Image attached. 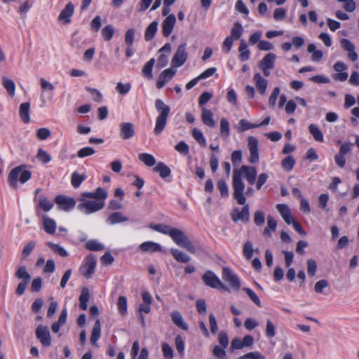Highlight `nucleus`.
Returning <instances> with one entry per match:
<instances>
[{
  "label": "nucleus",
  "mask_w": 359,
  "mask_h": 359,
  "mask_svg": "<svg viewBox=\"0 0 359 359\" xmlns=\"http://www.w3.org/2000/svg\"><path fill=\"white\" fill-rule=\"evenodd\" d=\"M242 175L251 185L255 183L257 177V170L255 167L242 165L241 168H235L233 171V198L239 205H244L246 203V198L244 196L245 184L242 181Z\"/></svg>",
  "instance_id": "nucleus-1"
},
{
  "label": "nucleus",
  "mask_w": 359,
  "mask_h": 359,
  "mask_svg": "<svg viewBox=\"0 0 359 359\" xmlns=\"http://www.w3.org/2000/svg\"><path fill=\"white\" fill-rule=\"evenodd\" d=\"M155 107L158 112V116L156 118L155 127L154 128V133L158 136L163 131L166 124L168 118L170 111V108L168 105L165 104L161 100L157 99L155 101Z\"/></svg>",
  "instance_id": "nucleus-2"
},
{
  "label": "nucleus",
  "mask_w": 359,
  "mask_h": 359,
  "mask_svg": "<svg viewBox=\"0 0 359 359\" xmlns=\"http://www.w3.org/2000/svg\"><path fill=\"white\" fill-rule=\"evenodd\" d=\"M25 165H21L15 167L10 172L8 182L11 187H17L18 179L20 183L24 184L31 178L32 172L29 170H25Z\"/></svg>",
  "instance_id": "nucleus-3"
},
{
  "label": "nucleus",
  "mask_w": 359,
  "mask_h": 359,
  "mask_svg": "<svg viewBox=\"0 0 359 359\" xmlns=\"http://www.w3.org/2000/svg\"><path fill=\"white\" fill-rule=\"evenodd\" d=\"M170 236L177 245L186 249L191 253H196L195 247L182 230L172 228Z\"/></svg>",
  "instance_id": "nucleus-4"
},
{
  "label": "nucleus",
  "mask_w": 359,
  "mask_h": 359,
  "mask_svg": "<svg viewBox=\"0 0 359 359\" xmlns=\"http://www.w3.org/2000/svg\"><path fill=\"white\" fill-rule=\"evenodd\" d=\"M81 203L77 208L85 214L89 215L102 210L104 206V201H88L85 198H79Z\"/></svg>",
  "instance_id": "nucleus-5"
},
{
  "label": "nucleus",
  "mask_w": 359,
  "mask_h": 359,
  "mask_svg": "<svg viewBox=\"0 0 359 359\" xmlns=\"http://www.w3.org/2000/svg\"><path fill=\"white\" fill-rule=\"evenodd\" d=\"M96 264L97 261L95 257L92 254L88 255L83 264L80 267L79 270L81 273L85 278L88 279L90 278L95 272Z\"/></svg>",
  "instance_id": "nucleus-6"
},
{
  "label": "nucleus",
  "mask_w": 359,
  "mask_h": 359,
  "mask_svg": "<svg viewBox=\"0 0 359 359\" xmlns=\"http://www.w3.org/2000/svg\"><path fill=\"white\" fill-rule=\"evenodd\" d=\"M202 280L205 285L211 288H218L219 287H221L224 289L226 288L219 278L212 271H205V273L202 276Z\"/></svg>",
  "instance_id": "nucleus-7"
},
{
  "label": "nucleus",
  "mask_w": 359,
  "mask_h": 359,
  "mask_svg": "<svg viewBox=\"0 0 359 359\" xmlns=\"http://www.w3.org/2000/svg\"><path fill=\"white\" fill-rule=\"evenodd\" d=\"M258 140L253 136L248 137V148L250 151L249 161L251 163H256L259 160L258 151Z\"/></svg>",
  "instance_id": "nucleus-8"
},
{
  "label": "nucleus",
  "mask_w": 359,
  "mask_h": 359,
  "mask_svg": "<svg viewBox=\"0 0 359 359\" xmlns=\"http://www.w3.org/2000/svg\"><path fill=\"white\" fill-rule=\"evenodd\" d=\"M188 53L186 50V43L181 44L174 55L171 63L173 67H179L183 65L187 61Z\"/></svg>",
  "instance_id": "nucleus-9"
},
{
  "label": "nucleus",
  "mask_w": 359,
  "mask_h": 359,
  "mask_svg": "<svg viewBox=\"0 0 359 359\" xmlns=\"http://www.w3.org/2000/svg\"><path fill=\"white\" fill-rule=\"evenodd\" d=\"M241 210H239L238 208H235L232 210L231 212V219L234 222H237L238 221H241L243 223H247L250 220V208L248 204L245 203L243 205Z\"/></svg>",
  "instance_id": "nucleus-10"
},
{
  "label": "nucleus",
  "mask_w": 359,
  "mask_h": 359,
  "mask_svg": "<svg viewBox=\"0 0 359 359\" xmlns=\"http://www.w3.org/2000/svg\"><path fill=\"white\" fill-rule=\"evenodd\" d=\"M55 202L58 208L65 212L70 211L76 205V200L74 198L67 197L63 195H58L55 197Z\"/></svg>",
  "instance_id": "nucleus-11"
},
{
  "label": "nucleus",
  "mask_w": 359,
  "mask_h": 359,
  "mask_svg": "<svg viewBox=\"0 0 359 359\" xmlns=\"http://www.w3.org/2000/svg\"><path fill=\"white\" fill-rule=\"evenodd\" d=\"M222 278L233 289L238 290L241 287L238 277L229 267L222 269Z\"/></svg>",
  "instance_id": "nucleus-12"
},
{
  "label": "nucleus",
  "mask_w": 359,
  "mask_h": 359,
  "mask_svg": "<svg viewBox=\"0 0 359 359\" xmlns=\"http://www.w3.org/2000/svg\"><path fill=\"white\" fill-rule=\"evenodd\" d=\"M36 337L43 346L51 345V337L48 327L39 325L36 329Z\"/></svg>",
  "instance_id": "nucleus-13"
},
{
  "label": "nucleus",
  "mask_w": 359,
  "mask_h": 359,
  "mask_svg": "<svg viewBox=\"0 0 359 359\" xmlns=\"http://www.w3.org/2000/svg\"><path fill=\"white\" fill-rule=\"evenodd\" d=\"M74 12V6L72 2H69L65 7L61 11L58 20L65 25H67L71 22V18Z\"/></svg>",
  "instance_id": "nucleus-14"
},
{
  "label": "nucleus",
  "mask_w": 359,
  "mask_h": 359,
  "mask_svg": "<svg viewBox=\"0 0 359 359\" xmlns=\"http://www.w3.org/2000/svg\"><path fill=\"white\" fill-rule=\"evenodd\" d=\"M119 127L120 137L123 140H128L135 136V130L132 123L123 122L120 123Z\"/></svg>",
  "instance_id": "nucleus-15"
},
{
  "label": "nucleus",
  "mask_w": 359,
  "mask_h": 359,
  "mask_svg": "<svg viewBox=\"0 0 359 359\" xmlns=\"http://www.w3.org/2000/svg\"><path fill=\"white\" fill-rule=\"evenodd\" d=\"M340 44L342 48L348 53V57L352 62H355L358 60V56L355 52V47L353 43L347 39H341L340 40Z\"/></svg>",
  "instance_id": "nucleus-16"
},
{
  "label": "nucleus",
  "mask_w": 359,
  "mask_h": 359,
  "mask_svg": "<svg viewBox=\"0 0 359 359\" xmlns=\"http://www.w3.org/2000/svg\"><path fill=\"white\" fill-rule=\"evenodd\" d=\"M176 23V18L174 14L168 15L162 22V34L168 37L172 33Z\"/></svg>",
  "instance_id": "nucleus-17"
},
{
  "label": "nucleus",
  "mask_w": 359,
  "mask_h": 359,
  "mask_svg": "<svg viewBox=\"0 0 359 359\" xmlns=\"http://www.w3.org/2000/svg\"><path fill=\"white\" fill-rule=\"evenodd\" d=\"M176 70L172 68H168L163 70L159 75L156 81V87L158 89L162 88L166 82L170 80L175 74Z\"/></svg>",
  "instance_id": "nucleus-18"
},
{
  "label": "nucleus",
  "mask_w": 359,
  "mask_h": 359,
  "mask_svg": "<svg viewBox=\"0 0 359 359\" xmlns=\"http://www.w3.org/2000/svg\"><path fill=\"white\" fill-rule=\"evenodd\" d=\"M276 208L280 214L282 218L287 224H291L293 222V217L291 215L289 207L285 204H278Z\"/></svg>",
  "instance_id": "nucleus-19"
},
{
  "label": "nucleus",
  "mask_w": 359,
  "mask_h": 359,
  "mask_svg": "<svg viewBox=\"0 0 359 359\" xmlns=\"http://www.w3.org/2000/svg\"><path fill=\"white\" fill-rule=\"evenodd\" d=\"M253 81L255 83V86L259 93L261 95H264L268 85L267 80L264 79L259 73H256L254 75Z\"/></svg>",
  "instance_id": "nucleus-20"
},
{
  "label": "nucleus",
  "mask_w": 359,
  "mask_h": 359,
  "mask_svg": "<svg viewBox=\"0 0 359 359\" xmlns=\"http://www.w3.org/2000/svg\"><path fill=\"white\" fill-rule=\"evenodd\" d=\"M42 218L44 231L48 234H53L56 229L55 222L47 215H43Z\"/></svg>",
  "instance_id": "nucleus-21"
},
{
  "label": "nucleus",
  "mask_w": 359,
  "mask_h": 359,
  "mask_svg": "<svg viewBox=\"0 0 359 359\" xmlns=\"http://www.w3.org/2000/svg\"><path fill=\"white\" fill-rule=\"evenodd\" d=\"M173 323L183 330H188V325L184 321L182 316L179 311H175L170 313Z\"/></svg>",
  "instance_id": "nucleus-22"
},
{
  "label": "nucleus",
  "mask_w": 359,
  "mask_h": 359,
  "mask_svg": "<svg viewBox=\"0 0 359 359\" xmlns=\"http://www.w3.org/2000/svg\"><path fill=\"white\" fill-rule=\"evenodd\" d=\"M276 55L274 53H267L260 61L259 67L273 69Z\"/></svg>",
  "instance_id": "nucleus-23"
},
{
  "label": "nucleus",
  "mask_w": 359,
  "mask_h": 359,
  "mask_svg": "<svg viewBox=\"0 0 359 359\" xmlns=\"http://www.w3.org/2000/svg\"><path fill=\"white\" fill-rule=\"evenodd\" d=\"M201 118L205 125L214 128L215 126V121L213 118V114L212 111L206 108L202 109Z\"/></svg>",
  "instance_id": "nucleus-24"
},
{
  "label": "nucleus",
  "mask_w": 359,
  "mask_h": 359,
  "mask_svg": "<svg viewBox=\"0 0 359 359\" xmlns=\"http://www.w3.org/2000/svg\"><path fill=\"white\" fill-rule=\"evenodd\" d=\"M170 253L175 259L180 263H188L191 260V257L187 255L186 253L175 249L172 248L170 250Z\"/></svg>",
  "instance_id": "nucleus-25"
},
{
  "label": "nucleus",
  "mask_w": 359,
  "mask_h": 359,
  "mask_svg": "<svg viewBox=\"0 0 359 359\" xmlns=\"http://www.w3.org/2000/svg\"><path fill=\"white\" fill-rule=\"evenodd\" d=\"M29 108L30 104L29 102H23L20 106L19 114L22 121L27 123L30 121L29 116Z\"/></svg>",
  "instance_id": "nucleus-26"
},
{
  "label": "nucleus",
  "mask_w": 359,
  "mask_h": 359,
  "mask_svg": "<svg viewBox=\"0 0 359 359\" xmlns=\"http://www.w3.org/2000/svg\"><path fill=\"white\" fill-rule=\"evenodd\" d=\"M154 170L158 172L160 177L163 179L168 177L171 173L170 168L163 162H158L154 168Z\"/></svg>",
  "instance_id": "nucleus-27"
},
{
  "label": "nucleus",
  "mask_w": 359,
  "mask_h": 359,
  "mask_svg": "<svg viewBox=\"0 0 359 359\" xmlns=\"http://www.w3.org/2000/svg\"><path fill=\"white\" fill-rule=\"evenodd\" d=\"M90 299V292L87 287H83L79 297V306L82 310L88 308V302Z\"/></svg>",
  "instance_id": "nucleus-28"
},
{
  "label": "nucleus",
  "mask_w": 359,
  "mask_h": 359,
  "mask_svg": "<svg viewBox=\"0 0 359 359\" xmlns=\"http://www.w3.org/2000/svg\"><path fill=\"white\" fill-rule=\"evenodd\" d=\"M101 334V324L99 319H97L95 323L93 326L91 336H90V342L92 344H95L97 341L100 337Z\"/></svg>",
  "instance_id": "nucleus-29"
},
{
  "label": "nucleus",
  "mask_w": 359,
  "mask_h": 359,
  "mask_svg": "<svg viewBox=\"0 0 359 359\" xmlns=\"http://www.w3.org/2000/svg\"><path fill=\"white\" fill-rule=\"evenodd\" d=\"M238 51L240 52L239 57L242 62L246 61L249 59L250 52L248 48L245 41L243 39L241 41Z\"/></svg>",
  "instance_id": "nucleus-30"
},
{
  "label": "nucleus",
  "mask_w": 359,
  "mask_h": 359,
  "mask_svg": "<svg viewBox=\"0 0 359 359\" xmlns=\"http://www.w3.org/2000/svg\"><path fill=\"white\" fill-rule=\"evenodd\" d=\"M138 159L142 161L144 165L149 167L154 166L156 161L154 156L147 153H141L138 155Z\"/></svg>",
  "instance_id": "nucleus-31"
},
{
  "label": "nucleus",
  "mask_w": 359,
  "mask_h": 359,
  "mask_svg": "<svg viewBox=\"0 0 359 359\" xmlns=\"http://www.w3.org/2000/svg\"><path fill=\"white\" fill-rule=\"evenodd\" d=\"M309 130L311 135L313 136L314 140L319 142H323L324 140L323 133L315 124H310L309 126Z\"/></svg>",
  "instance_id": "nucleus-32"
},
{
  "label": "nucleus",
  "mask_w": 359,
  "mask_h": 359,
  "mask_svg": "<svg viewBox=\"0 0 359 359\" xmlns=\"http://www.w3.org/2000/svg\"><path fill=\"white\" fill-rule=\"evenodd\" d=\"M140 248L144 252H158L161 250V246L159 244L151 241L142 243Z\"/></svg>",
  "instance_id": "nucleus-33"
},
{
  "label": "nucleus",
  "mask_w": 359,
  "mask_h": 359,
  "mask_svg": "<svg viewBox=\"0 0 359 359\" xmlns=\"http://www.w3.org/2000/svg\"><path fill=\"white\" fill-rule=\"evenodd\" d=\"M15 277L18 279L22 280V281L29 282L31 280V276L27 272L25 266H20L15 273Z\"/></svg>",
  "instance_id": "nucleus-34"
},
{
  "label": "nucleus",
  "mask_w": 359,
  "mask_h": 359,
  "mask_svg": "<svg viewBox=\"0 0 359 359\" xmlns=\"http://www.w3.org/2000/svg\"><path fill=\"white\" fill-rule=\"evenodd\" d=\"M158 27V22L156 21H153L146 29L145 33H144V39L146 41H149L151 40L156 31Z\"/></svg>",
  "instance_id": "nucleus-35"
},
{
  "label": "nucleus",
  "mask_w": 359,
  "mask_h": 359,
  "mask_svg": "<svg viewBox=\"0 0 359 359\" xmlns=\"http://www.w3.org/2000/svg\"><path fill=\"white\" fill-rule=\"evenodd\" d=\"M277 223L275 219L271 216H267V226L264 230V234L266 236L270 237L271 236V231H274L276 229Z\"/></svg>",
  "instance_id": "nucleus-36"
},
{
  "label": "nucleus",
  "mask_w": 359,
  "mask_h": 359,
  "mask_svg": "<svg viewBox=\"0 0 359 359\" xmlns=\"http://www.w3.org/2000/svg\"><path fill=\"white\" fill-rule=\"evenodd\" d=\"M155 64V59L151 58L144 66L142 69V74L148 79H153L152 69Z\"/></svg>",
  "instance_id": "nucleus-37"
},
{
  "label": "nucleus",
  "mask_w": 359,
  "mask_h": 359,
  "mask_svg": "<svg viewBox=\"0 0 359 359\" xmlns=\"http://www.w3.org/2000/svg\"><path fill=\"white\" fill-rule=\"evenodd\" d=\"M128 220V218L123 216L120 212H114L107 218V221L111 224L127 222Z\"/></svg>",
  "instance_id": "nucleus-38"
},
{
  "label": "nucleus",
  "mask_w": 359,
  "mask_h": 359,
  "mask_svg": "<svg viewBox=\"0 0 359 359\" xmlns=\"http://www.w3.org/2000/svg\"><path fill=\"white\" fill-rule=\"evenodd\" d=\"M307 50L309 53H312L311 60L313 61H319L323 56L321 50H316V46L313 43H310L308 46Z\"/></svg>",
  "instance_id": "nucleus-39"
},
{
  "label": "nucleus",
  "mask_w": 359,
  "mask_h": 359,
  "mask_svg": "<svg viewBox=\"0 0 359 359\" xmlns=\"http://www.w3.org/2000/svg\"><path fill=\"white\" fill-rule=\"evenodd\" d=\"M230 133V126L229 121L226 118H222L220 120V134L222 137L227 138Z\"/></svg>",
  "instance_id": "nucleus-40"
},
{
  "label": "nucleus",
  "mask_w": 359,
  "mask_h": 359,
  "mask_svg": "<svg viewBox=\"0 0 359 359\" xmlns=\"http://www.w3.org/2000/svg\"><path fill=\"white\" fill-rule=\"evenodd\" d=\"M192 136L201 147H205L206 146L205 138L200 130L198 128H194L192 130Z\"/></svg>",
  "instance_id": "nucleus-41"
},
{
  "label": "nucleus",
  "mask_w": 359,
  "mask_h": 359,
  "mask_svg": "<svg viewBox=\"0 0 359 359\" xmlns=\"http://www.w3.org/2000/svg\"><path fill=\"white\" fill-rule=\"evenodd\" d=\"M117 306L120 314L124 316L126 314L128 309L127 299L126 297L120 296L118 297Z\"/></svg>",
  "instance_id": "nucleus-42"
},
{
  "label": "nucleus",
  "mask_w": 359,
  "mask_h": 359,
  "mask_svg": "<svg viewBox=\"0 0 359 359\" xmlns=\"http://www.w3.org/2000/svg\"><path fill=\"white\" fill-rule=\"evenodd\" d=\"M86 248L90 251H100L102 250L104 247L96 240H90L86 243Z\"/></svg>",
  "instance_id": "nucleus-43"
},
{
  "label": "nucleus",
  "mask_w": 359,
  "mask_h": 359,
  "mask_svg": "<svg viewBox=\"0 0 359 359\" xmlns=\"http://www.w3.org/2000/svg\"><path fill=\"white\" fill-rule=\"evenodd\" d=\"M295 160L292 156H287L286 158H285L282 162L281 165L282 168L289 172L291 171L294 165Z\"/></svg>",
  "instance_id": "nucleus-44"
},
{
  "label": "nucleus",
  "mask_w": 359,
  "mask_h": 359,
  "mask_svg": "<svg viewBox=\"0 0 359 359\" xmlns=\"http://www.w3.org/2000/svg\"><path fill=\"white\" fill-rule=\"evenodd\" d=\"M258 128V125L251 123L246 119H241L238 123V132H244L251 128Z\"/></svg>",
  "instance_id": "nucleus-45"
},
{
  "label": "nucleus",
  "mask_w": 359,
  "mask_h": 359,
  "mask_svg": "<svg viewBox=\"0 0 359 359\" xmlns=\"http://www.w3.org/2000/svg\"><path fill=\"white\" fill-rule=\"evenodd\" d=\"M39 206L44 211L48 212L53 207V203L46 197L41 196L39 201Z\"/></svg>",
  "instance_id": "nucleus-46"
},
{
  "label": "nucleus",
  "mask_w": 359,
  "mask_h": 359,
  "mask_svg": "<svg viewBox=\"0 0 359 359\" xmlns=\"http://www.w3.org/2000/svg\"><path fill=\"white\" fill-rule=\"evenodd\" d=\"M86 180V176L84 175H80L76 172H74L72 175V184L74 188H78L80 187L81 184Z\"/></svg>",
  "instance_id": "nucleus-47"
},
{
  "label": "nucleus",
  "mask_w": 359,
  "mask_h": 359,
  "mask_svg": "<svg viewBox=\"0 0 359 359\" xmlns=\"http://www.w3.org/2000/svg\"><path fill=\"white\" fill-rule=\"evenodd\" d=\"M226 348L216 345L213 347L212 354L217 359H226Z\"/></svg>",
  "instance_id": "nucleus-48"
},
{
  "label": "nucleus",
  "mask_w": 359,
  "mask_h": 359,
  "mask_svg": "<svg viewBox=\"0 0 359 359\" xmlns=\"http://www.w3.org/2000/svg\"><path fill=\"white\" fill-rule=\"evenodd\" d=\"M3 85L9 95H13L15 91V84L11 79L3 78Z\"/></svg>",
  "instance_id": "nucleus-49"
},
{
  "label": "nucleus",
  "mask_w": 359,
  "mask_h": 359,
  "mask_svg": "<svg viewBox=\"0 0 359 359\" xmlns=\"http://www.w3.org/2000/svg\"><path fill=\"white\" fill-rule=\"evenodd\" d=\"M242 290L248 294V296L250 297V299L257 306L260 307L262 306L261 301H260L259 298L258 297V296L256 294V293L253 290H252L251 289H250L248 287H243Z\"/></svg>",
  "instance_id": "nucleus-50"
},
{
  "label": "nucleus",
  "mask_w": 359,
  "mask_h": 359,
  "mask_svg": "<svg viewBox=\"0 0 359 359\" xmlns=\"http://www.w3.org/2000/svg\"><path fill=\"white\" fill-rule=\"evenodd\" d=\"M102 34L106 41L111 40L114 34V27L111 25H106L102 29Z\"/></svg>",
  "instance_id": "nucleus-51"
},
{
  "label": "nucleus",
  "mask_w": 359,
  "mask_h": 359,
  "mask_svg": "<svg viewBox=\"0 0 359 359\" xmlns=\"http://www.w3.org/2000/svg\"><path fill=\"white\" fill-rule=\"evenodd\" d=\"M217 185L222 197H227L229 196V187L226 182L224 180L220 179L218 180Z\"/></svg>",
  "instance_id": "nucleus-52"
},
{
  "label": "nucleus",
  "mask_w": 359,
  "mask_h": 359,
  "mask_svg": "<svg viewBox=\"0 0 359 359\" xmlns=\"http://www.w3.org/2000/svg\"><path fill=\"white\" fill-rule=\"evenodd\" d=\"M307 265V273L309 276L313 277L315 276L317 271V264L316 262L313 259H309L306 261Z\"/></svg>",
  "instance_id": "nucleus-53"
},
{
  "label": "nucleus",
  "mask_w": 359,
  "mask_h": 359,
  "mask_svg": "<svg viewBox=\"0 0 359 359\" xmlns=\"http://www.w3.org/2000/svg\"><path fill=\"white\" fill-rule=\"evenodd\" d=\"M131 89V84L130 83H123L118 82L116 86V90L121 95H126Z\"/></svg>",
  "instance_id": "nucleus-54"
},
{
  "label": "nucleus",
  "mask_w": 359,
  "mask_h": 359,
  "mask_svg": "<svg viewBox=\"0 0 359 359\" xmlns=\"http://www.w3.org/2000/svg\"><path fill=\"white\" fill-rule=\"evenodd\" d=\"M95 153V149L90 147H83L77 152L78 157L83 158L93 155Z\"/></svg>",
  "instance_id": "nucleus-55"
},
{
  "label": "nucleus",
  "mask_w": 359,
  "mask_h": 359,
  "mask_svg": "<svg viewBox=\"0 0 359 359\" xmlns=\"http://www.w3.org/2000/svg\"><path fill=\"white\" fill-rule=\"evenodd\" d=\"M36 157L43 163H48L52 158L50 155L42 149L38 150Z\"/></svg>",
  "instance_id": "nucleus-56"
},
{
  "label": "nucleus",
  "mask_w": 359,
  "mask_h": 359,
  "mask_svg": "<svg viewBox=\"0 0 359 359\" xmlns=\"http://www.w3.org/2000/svg\"><path fill=\"white\" fill-rule=\"evenodd\" d=\"M243 31V29L242 25L239 22H236L231 29V36H232V38H235L236 39H238L242 35Z\"/></svg>",
  "instance_id": "nucleus-57"
},
{
  "label": "nucleus",
  "mask_w": 359,
  "mask_h": 359,
  "mask_svg": "<svg viewBox=\"0 0 359 359\" xmlns=\"http://www.w3.org/2000/svg\"><path fill=\"white\" fill-rule=\"evenodd\" d=\"M36 135L39 140H45L50 137L51 132L47 128H41L36 131Z\"/></svg>",
  "instance_id": "nucleus-58"
},
{
  "label": "nucleus",
  "mask_w": 359,
  "mask_h": 359,
  "mask_svg": "<svg viewBox=\"0 0 359 359\" xmlns=\"http://www.w3.org/2000/svg\"><path fill=\"white\" fill-rule=\"evenodd\" d=\"M48 245L55 252L58 253L61 257H65L68 256V253L62 247L57 244L48 243Z\"/></svg>",
  "instance_id": "nucleus-59"
},
{
  "label": "nucleus",
  "mask_w": 359,
  "mask_h": 359,
  "mask_svg": "<svg viewBox=\"0 0 359 359\" xmlns=\"http://www.w3.org/2000/svg\"><path fill=\"white\" fill-rule=\"evenodd\" d=\"M151 227L156 231H158V232H161L162 233L167 234L169 236H170L171 230L172 229V227H170L168 225H164V224H156L154 226H151Z\"/></svg>",
  "instance_id": "nucleus-60"
},
{
  "label": "nucleus",
  "mask_w": 359,
  "mask_h": 359,
  "mask_svg": "<svg viewBox=\"0 0 359 359\" xmlns=\"http://www.w3.org/2000/svg\"><path fill=\"white\" fill-rule=\"evenodd\" d=\"M238 359H266L265 356L260 352H250L242 356H240Z\"/></svg>",
  "instance_id": "nucleus-61"
},
{
  "label": "nucleus",
  "mask_w": 359,
  "mask_h": 359,
  "mask_svg": "<svg viewBox=\"0 0 359 359\" xmlns=\"http://www.w3.org/2000/svg\"><path fill=\"white\" fill-rule=\"evenodd\" d=\"M162 351L163 356L166 359H172L173 358V349L168 344H162Z\"/></svg>",
  "instance_id": "nucleus-62"
},
{
  "label": "nucleus",
  "mask_w": 359,
  "mask_h": 359,
  "mask_svg": "<svg viewBox=\"0 0 359 359\" xmlns=\"http://www.w3.org/2000/svg\"><path fill=\"white\" fill-rule=\"evenodd\" d=\"M329 287V283L327 280L323 279L318 281L314 285V291L316 293H323L325 288Z\"/></svg>",
  "instance_id": "nucleus-63"
},
{
  "label": "nucleus",
  "mask_w": 359,
  "mask_h": 359,
  "mask_svg": "<svg viewBox=\"0 0 359 359\" xmlns=\"http://www.w3.org/2000/svg\"><path fill=\"white\" fill-rule=\"evenodd\" d=\"M175 149L182 154L187 155L189 152V148L188 144L184 142L181 141L177 144L175 145Z\"/></svg>",
  "instance_id": "nucleus-64"
}]
</instances>
